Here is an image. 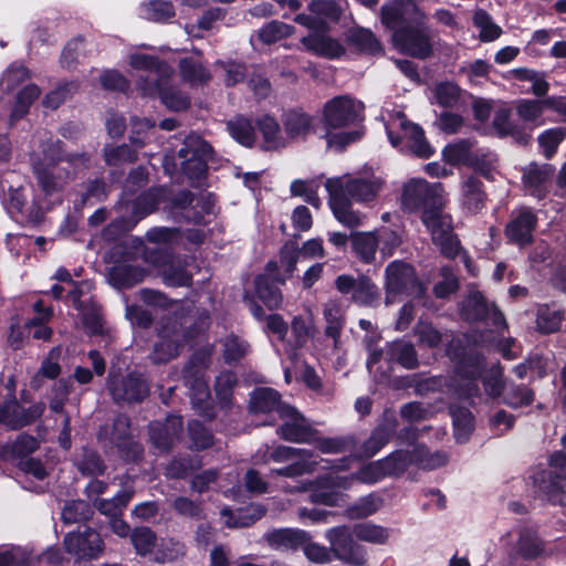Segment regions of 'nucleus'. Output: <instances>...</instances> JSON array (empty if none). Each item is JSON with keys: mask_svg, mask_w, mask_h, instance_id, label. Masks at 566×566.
<instances>
[{"mask_svg": "<svg viewBox=\"0 0 566 566\" xmlns=\"http://www.w3.org/2000/svg\"><path fill=\"white\" fill-rule=\"evenodd\" d=\"M326 321L325 334L333 338L335 347L339 344V335L344 327V312L340 302L329 300L325 303L323 310Z\"/></svg>", "mask_w": 566, "mask_h": 566, "instance_id": "42", "label": "nucleus"}, {"mask_svg": "<svg viewBox=\"0 0 566 566\" xmlns=\"http://www.w3.org/2000/svg\"><path fill=\"white\" fill-rule=\"evenodd\" d=\"M566 453L555 452L549 457L548 468H538L532 474L538 492L553 504L566 501Z\"/></svg>", "mask_w": 566, "mask_h": 566, "instance_id": "5", "label": "nucleus"}, {"mask_svg": "<svg viewBox=\"0 0 566 566\" xmlns=\"http://www.w3.org/2000/svg\"><path fill=\"white\" fill-rule=\"evenodd\" d=\"M352 300L364 306H374L379 300L378 289L368 277L359 276V283Z\"/></svg>", "mask_w": 566, "mask_h": 566, "instance_id": "59", "label": "nucleus"}, {"mask_svg": "<svg viewBox=\"0 0 566 566\" xmlns=\"http://www.w3.org/2000/svg\"><path fill=\"white\" fill-rule=\"evenodd\" d=\"M324 536L331 545L334 559L350 566L367 564V551L355 541L353 527L348 525L334 526L326 530Z\"/></svg>", "mask_w": 566, "mask_h": 566, "instance_id": "8", "label": "nucleus"}, {"mask_svg": "<svg viewBox=\"0 0 566 566\" xmlns=\"http://www.w3.org/2000/svg\"><path fill=\"white\" fill-rule=\"evenodd\" d=\"M397 429V417L392 411H386L379 424L373 430L370 437L361 447V455L374 457L388 443Z\"/></svg>", "mask_w": 566, "mask_h": 566, "instance_id": "28", "label": "nucleus"}, {"mask_svg": "<svg viewBox=\"0 0 566 566\" xmlns=\"http://www.w3.org/2000/svg\"><path fill=\"white\" fill-rule=\"evenodd\" d=\"M461 315L467 321L488 319L492 322L496 331L506 327L504 315L494 304H488L479 291L470 292L462 304Z\"/></svg>", "mask_w": 566, "mask_h": 566, "instance_id": "20", "label": "nucleus"}, {"mask_svg": "<svg viewBox=\"0 0 566 566\" xmlns=\"http://www.w3.org/2000/svg\"><path fill=\"white\" fill-rule=\"evenodd\" d=\"M184 342L182 333L172 325L164 326L158 333V340L154 345L151 360L155 363H166L179 353Z\"/></svg>", "mask_w": 566, "mask_h": 566, "instance_id": "24", "label": "nucleus"}, {"mask_svg": "<svg viewBox=\"0 0 566 566\" xmlns=\"http://www.w3.org/2000/svg\"><path fill=\"white\" fill-rule=\"evenodd\" d=\"M182 428L179 416H168L165 422L156 421L150 424L149 434L153 444L160 451L168 450Z\"/></svg>", "mask_w": 566, "mask_h": 566, "instance_id": "31", "label": "nucleus"}, {"mask_svg": "<svg viewBox=\"0 0 566 566\" xmlns=\"http://www.w3.org/2000/svg\"><path fill=\"white\" fill-rule=\"evenodd\" d=\"M310 10L314 15L297 14L295 22L314 31H325V20H337L340 14L339 8L327 0L313 1Z\"/></svg>", "mask_w": 566, "mask_h": 566, "instance_id": "26", "label": "nucleus"}, {"mask_svg": "<svg viewBox=\"0 0 566 566\" xmlns=\"http://www.w3.org/2000/svg\"><path fill=\"white\" fill-rule=\"evenodd\" d=\"M160 275L164 282L170 286H187L191 282V274L186 270L180 260H171L161 265Z\"/></svg>", "mask_w": 566, "mask_h": 566, "instance_id": "49", "label": "nucleus"}, {"mask_svg": "<svg viewBox=\"0 0 566 566\" xmlns=\"http://www.w3.org/2000/svg\"><path fill=\"white\" fill-rule=\"evenodd\" d=\"M311 538L308 532L291 527L275 528L264 534L268 545L276 551H296Z\"/></svg>", "mask_w": 566, "mask_h": 566, "instance_id": "29", "label": "nucleus"}, {"mask_svg": "<svg viewBox=\"0 0 566 566\" xmlns=\"http://www.w3.org/2000/svg\"><path fill=\"white\" fill-rule=\"evenodd\" d=\"M392 40L399 51L413 57L423 60L432 53L431 31L422 23L417 28L396 30Z\"/></svg>", "mask_w": 566, "mask_h": 566, "instance_id": "14", "label": "nucleus"}, {"mask_svg": "<svg viewBox=\"0 0 566 566\" xmlns=\"http://www.w3.org/2000/svg\"><path fill=\"white\" fill-rule=\"evenodd\" d=\"M279 416L282 424L277 433L282 439L296 443H312L316 439V429L292 406H280Z\"/></svg>", "mask_w": 566, "mask_h": 566, "instance_id": "15", "label": "nucleus"}, {"mask_svg": "<svg viewBox=\"0 0 566 566\" xmlns=\"http://www.w3.org/2000/svg\"><path fill=\"white\" fill-rule=\"evenodd\" d=\"M256 125L262 136V149L279 150L287 146L286 136L281 132L280 124L273 116L268 114L260 116Z\"/></svg>", "mask_w": 566, "mask_h": 566, "instance_id": "35", "label": "nucleus"}, {"mask_svg": "<svg viewBox=\"0 0 566 566\" xmlns=\"http://www.w3.org/2000/svg\"><path fill=\"white\" fill-rule=\"evenodd\" d=\"M66 552L76 559H96L104 552V542L93 528L70 532L63 539Z\"/></svg>", "mask_w": 566, "mask_h": 566, "instance_id": "17", "label": "nucleus"}, {"mask_svg": "<svg viewBox=\"0 0 566 566\" xmlns=\"http://www.w3.org/2000/svg\"><path fill=\"white\" fill-rule=\"evenodd\" d=\"M269 460L274 462H289L287 467L272 470V474H279L286 478H296L303 474L312 473L318 465V460L305 449L279 446L271 450Z\"/></svg>", "mask_w": 566, "mask_h": 566, "instance_id": "12", "label": "nucleus"}, {"mask_svg": "<svg viewBox=\"0 0 566 566\" xmlns=\"http://www.w3.org/2000/svg\"><path fill=\"white\" fill-rule=\"evenodd\" d=\"M423 19V12L412 0H392L381 9V22L394 33L407 29L409 23L421 24Z\"/></svg>", "mask_w": 566, "mask_h": 566, "instance_id": "18", "label": "nucleus"}, {"mask_svg": "<svg viewBox=\"0 0 566 566\" xmlns=\"http://www.w3.org/2000/svg\"><path fill=\"white\" fill-rule=\"evenodd\" d=\"M545 107V99H521L517 103L516 112L522 120L538 126L543 124L541 118Z\"/></svg>", "mask_w": 566, "mask_h": 566, "instance_id": "55", "label": "nucleus"}, {"mask_svg": "<svg viewBox=\"0 0 566 566\" xmlns=\"http://www.w3.org/2000/svg\"><path fill=\"white\" fill-rule=\"evenodd\" d=\"M535 226V216L530 210L522 209L507 223L505 233L511 242L524 247L532 242Z\"/></svg>", "mask_w": 566, "mask_h": 566, "instance_id": "30", "label": "nucleus"}, {"mask_svg": "<svg viewBox=\"0 0 566 566\" xmlns=\"http://www.w3.org/2000/svg\"><path fill=\"white\" fill-rule=\"evenodd\" d=\"M33 556L28 547L2 546L0 547V566H31Z\"/></svg>", "mask_w": 566, "mask_h": 566, "instance_id": "53", "label": "nucleus"}, {"mask_svg": "<svg viewBox=\"0 0 566 566\" xmlns=\"http://www.w3.org/2000/svg\"><path fill=\"white\" fill-rule=\"evenodd\" d=\"M130 541L137 554L146 556L154 552L156 535L148 527H137L130 534Z\"/></svg>", "mask_w": 566, "mask_h": 566, "instance_id": "61", "label": "nucleus"}, {"mask_svg": "<svg viewBox=\"0 0 566 566\" xmlns=\"http://www.w3.org/2000/svg\"><path fill=\"white\" fill-rule=\"evenodd\" d=\"M44 411L43 403H35L24 409L15 400H10L0 407V423L15 429L29 424Z\"/></svg>", "mask_w": 566, "mask_h": 566, "instance_id": "27", "label": "nucleus"}, {"mask_svg": "<svg viewBox=\"0 0 566 566\" xmlns=\"http://www.w3.org/2000/svg\"><path fill=\"white\" fill-rule=\"evenodd\" d=\"M137 90L143 96H158L161 103L174 112L185 111L190 105L189 96L170 84V78L148 84L147 80L140 78L137 82Z\"/></svg>", "mask_w": 566, "mask_h": 566, "instance_id": "19", "label": "nucleus"}, {"mask_svg": "<svg viewBox=\"0 0 566 566\" xmlns=\"http://www.w3.org/2000/svg\"><path fill=\"white\" fill-rule=\"evenodd\" d=\"M133 494V488H124L113 499L95 500L94 503L102 514L114 517L122 513L123 509L130 501Z\"/></svg>", "mask_w": 566, "mask_h": 566, "instance_id": "52", "label": "nucleus"}, {"mask_svg": "<svg viewBox=\"0 0 566 566\" xmlns=\"http://www.w3.org/2000/svg\"><path fill=\"white\" fill-rule=\"evenodd\" d=\"M384 505V500L376 493H369L358 499L346 509V516L352 520L366 518L378 512Z\"/></svg>", "mask_w": 566, "mask_h": 566, "instance_id": "46", "label": "nucleus"}, {"mask_svg": "<svg viewBox=\"0 0 566 566\" xmlns=\"http://www.w3.org/2000/svg\"><path fill=\"white\" fill-rule=\"evenodd\" d=\"M407 457L408 468L416 465L423 470H434L447 464L448 455L442 451L430 452L423 446H416L411 451H401Z\"/></svg>", "mask_w": 566, "mask_h": 566, "instance_id": "38", "label": "nucleus"}, {"mask_svg": "<svg viewBox=\"0 0 566 566\" xmlns=\"http://www.w3.org/2000/svg\"><path fill=\"white\" fill-rule=\"evenodd\" d=\"M174 15V7L168 1H149L140 6V17L149 21L164 22Z\"/></svg>", "mask_w": 566, "mask_h": 566, "instance_id": "56", "label": "nucleus"}, {"mask_svg": "<svg viewBox=\"0 0 566 566\" xmlns=\"http://www.w3.org/2000/svg\"><path fill=\"white\" fill-rule=\"evenodd\" d=\"M355 537L365 543L385 545L390 537V531L373 522L357 523L353 526Z\"/></svg>", "mask_w": 566, "mask_h": 566, "instance_id": "45", "label": "nucleus"}, {"mask_svg": "<svg viewBox=\"0 0 566 566\" xmlns=\"http://www.w3.org/2000/svg\"><path fill=\"white\" fill-rule=\"evenodd\" d=\"M179 71L182 80L191 86L203 85L211 78L210 72L199 61L190 57L180 61Z\"/></svg>", "mask_w": 566, "mask_h": 566, "instance_id": "48", "label": "nucleus"}, {"mask_svg": "<svg viewBox=\"0 0 566 566\" xmlns=\"http://www.w3.org/2000/svg\"><path fill=\"white\" fill-rule=\"evenodd\" d=\"M421 221L443 254L454 256L458 253L460 245L453 234L452 218L443 212V208L426 209L421 214Z\"/></svg>", "mask_w": 566, "mask_h": 566, "instance_id": "10", "label": "nucleus"}, {"mask_svg": "<svg viewBox=\"0 0 566 566\" xmlns=\"http://www.w3.org/2000/svg\"><path fill=\"white\" fill-rule=\"evenodd\" d=\"M128 64L134 71L145 73V75L140 74L136 77V83L138 80L144 78L147 80L148 84H155L174 75V69L170 65L159 61L154 55L145 53H130L128 55Z\"/></svg>", "mask_w": 566, "mask_h": 566, "instance_id": "22", "label": "nucleus"}, {"mask_svg": "<svg viewBox=\"0 0 566 566\" xmlns=\"http://www.w3.org/2000/svg\"><path fill=\"white\" fill-rule=\"evenodd\" d=\"M450 413L453 420L454 437L458 442L463 443L473 430V416L469 409L454 405L450 407Z\"/></svg>", "mask_w": 566, "mask_h": 566, "instance_id": "50", "label": "nucleus"}, {"mask_svg": "<svg viewBox=\"0 0 566 566\" xmlns=\"http://www.w3.org/2000/svg\"><path fill=\"white\" fill-rule=\"evenodd\" d=\"M562 318L558 310L543 305L537 310L536 325L542 333H553L559 328Z\"/></svg>", "mask_w": 566, "mask_h": 566, "instance_id": "62", "label": "nucleus"}, {"mask_svg": "<svg viewBox=\"0 0 566 566\" xmlns=\"http://www.w3.org/2000/svg\"><path fill=\"white\" fill-rule=\"evenodd\" d=\"M280 406H287L280 402V395L272 388L255 389L250 399V408L253 412L269 413L276 411L279 413Z\"/></svg>", "mask_w": 566, "mask_h": 566, "instance_id": "44", "label": "nucleus"}, {"mask_svg": "<svg viewBox=\"0 0 566 566\" xmlns=\"http://www.w3.org/2000/svg\"><path fill=\"white\" fill-rule=\"evenodd\" d=\"M192 367L189 366L185 369V379L187 384L190 386V397L193 408L203 417L211 418L213 416L211 401H210V391L206 380L202 378H196L192 382H190Z\"/></svg>", "mask_w": 566, "mask_h": 566, "instance_id": "37", "label": "nucleus"}, {"mask_svg": "<svg viewBox=\"0 0 566 566\" xmlns=\"http://www.w3.org/2000/svg\"><path fill=\"white\" fill-rule=\"evenodd\" d=\"M227 130L237 143L244 147H251L255 143L254 126L249 118L242 115H237L228 120Z\"/></svg>", "mask_w": 566, "mask_h": 566, "instance_id": "43", "label": "nucleus"}, {"mask_svg": "<svg viewBox=\"0 0 566 566\" xmlns=\"http://www.w3.org/2000/svg\"><path fill=\"white\" fill-rule=\"evenodd\" d=\"M282 123L287 144L290 142H302L314 133L316 119L302 109H291L282 115Z\"/></svg>", "mask_w": 566, "mask_h": 566, "instance_id": "23", "label": "nucleus"}, {"mask_svg": "<svg viewBox=\"0 0 566 566\" xmlns=\"http://www.w3.org/2000/svg\"><path fill=\"white\" fill-rule=\"evenodd\" d=\"M401 205L409 212L443 208L446 205L443 186L440 182L429 184L421 178L410 179L403 185Z\"/></svg>", "mask_w": 566, "mask_h": 566, "instance_id": "7", "label": "nucleus"}, {"mask_svg": "<svg viewBox=\"0 0 566 566\" xmlns=\"http://www.w3.org/2000/svg\"><path fill=\"white\" fill-rule=\"evenodd\" d=\"M211 146L198 135H188L178 151L182 172L191 180H199L207 171Z\"/></svg>", "mask_w": 566, "mask_h": 566, "instance_id": "11", "label": "nucleus"}, {"mask_svg": "<svg viewBox=\"0 0 566 566\" xmlns=\"http://www.w3.org/2000/svg\"><path fill=\"white\" fill-rule=\"evenodd\" d=\"M91 290V283L82 282L71 293L70 298L73 305L82 312V321L87 331L96 334L102 329V318L99 310L96 305L90 304L91 297L81 300L85 293Z\"/></svg>", "mask_w": 566, "mask_h": 566, "instance_id": "25", "label": "nucleus"}, {"mask_svg": "<svg viewBox=\"0 0 566 566\" xmlns=\"http://www.w3.org/2000/svg\"><path fill=\"white\" fill-rule=\"evenodd\" d=\"M454 358L457 361V374L463 381L460 385V395L465 396L467 398L473 397L478 395L479 388L475 384V379L480 376L484 364L474 349L464 350L462 354H454Z\"/></svg>", "mask_w": 566, "mask_h": 566, "instance_id": "21", "label": "nucleus"}, {"mask_svg": "<svg viewBox=\"0 0 566 566\" xmlns=\"http://www.w3.org/2000/svg\"><path fill=\"white\" fill-rule=\"evenodd\" d=\"M350 42L363 52L376 54L381 51V46L371 31L367 29H355L349 34Z\"/></svg>", "mask_w": 566, "mask_h": 566, "instance_id": "64", "label": "nucleus"}, {"mask_svg": "<svg viewBox=\"0 0 566 566\" xmlns=\"http://www.w3.org/2000/svg\"><path fill=\"white\" fill-rule=\"evenodd\" d=\"M108 390L117 402H139L149 392V387L140 374L129 373L119 376L113 371L108 377Z\"/></svg>", "mask_w": 566, "mask_h": 566, "instance_id": "16", "label": "nucleus"}, {"mask_svg": "<svg viewBox=\"0 0 566 566\" xmlns=\"http://www.w3.org/2000/svg\"><path fill=\"white\" fill-rule=\"evenodd\" d=\"M40 95V88L36 85L30 84L23 87L17 95V101L10 113V124L21 118L27 112L32 102Z\"/></svg>", "mask_w": 566, "mask_h": 566, "instance_id": "57", "label": "nucleus"}, {"mask_svg": "<svg viewBox=\"0 0 566 566\" xmlns=\"http://www.w3.org/2000/svg\"><path fill=\"white\" fill-rule=\"evenodd\" d=\"M554 169L551 165L530 164L524 168L523 184L527 193L543 198L547 191Z\"/></svg>", "mask_w": 566, "mask_h": 566, "instance_id": "32", "label": "nucleus"}, {"mask_svg": "<svg viewBox=\"0 0 566 566\" xmlns=\"http://www.w3.org/2000/svg\"><path fill=\"white\" fill-rule=\"evenodd\" d=\"M185 554V546L171 538L161 539L158 548L154 552V560L160 564L174 562Z\"/></svg>", "mask_w": 566, "mask_h": 566, "instance_id": "63", "label": "nucleus"}, {"mask_svg": "<svg viewBox=\"0 0 566 566\" xmlns=\"http://www.w3.org/2000/svg\"><path fill=\"white\" fill-rule=\"evenodd\" d=\"M63 160L61 143L45 140L31 154V165L36 180L31 203L25 202L24 189L10 187L3 196V205L12 214H20L25 221L36 224L43 220L44 213L60 201V195L71 176L66 167L60 166Z\"/></svg>", "mask_w": 566, "mask_h": 566, "instance_id": "1", "label": "nucleus"}, {"mask_svg": "<svg viewBox=\"0 0 566 566\" xmlns=\"http://www.w3.org/2000/svg\"><path fill=\"white\" fill-rule=\"evenodd\" d=\"M291 332L294 344L286 346L284 352L292 361H295L297 358L296 348L303 347L308 339L313 338L315 326L311 318L296 316L292 321Z\"/></svg>", "mask_w": 566, "mask_h": 566, "instance_id": "41", "label": "nucleus"}, {"mask_svg": "<svg viewBox=\"0 0 566 566\" xmlns=\"http://www.w3.org/2000/svg\"><path fill=\"white\" fill-rule=\"evenodd\" d=\"M382 187V178L370 171L345 174L325 181L329 208L335 219L347 228L359 227L365 219L364 213L354 209L353 202H374Z\"/></svg>", "mask_w": 566, "mask_h": 566, "instance_id": "2", "label": "nucleus"}, {"mask_svg": "<svg viewBox=\"0 0 566 566\" xmlns=\"http://www.w3.org/2000/svg\"><path fill=\"white\" fill-rule=\"evenodd\" d=\"M387 356L408 369L417 367L418 359L411 343L397 340L388 346Z\"/></svg>", "mask_w": 566, "mask_h": 566, "instance_id": "51", "label": "nucleus"}, {"mask_svg": "<svg viewBox=\"0 0 566 566\" xmlns=\"http://www.w3.org/2000/svg\"><path fill=\"white\" fill-rule=\"evenodd\" d=\"M129 427L128 417L118 416L114 421L111 440L128 460H136L142 454V447L132 440Z\"/></svg>", "mask_w": 566, "mask_h": 566, "instance_id": "33", "label": "nucleus"}, {"mask_svg": "<svg viewBox=\"0 0 566 566\" xmlns=\"http://www.w3.org/2000/svg\"><path fill=\"white\" fill-rule=\"evenodd\" d=\"M352 459L345 458L333 465V472L311 481L302 483L295 488V491H310L311 502L323 504L326 506H336L344 501V491L349 490L354 482L355 475H339V472L347 471L350 468Z\"/></svg>", "mask_w": 566, "mask_h": 566, "instance_id": "4", "label": "nucleus"}, {"mask_svg": "<svg viewBox=\"0 0 566 566\" xmlns=\"http://www.w3.org/2000/svg\"><path fill=\"white\" fill-rule=\"evenodd\" d=\"M486 200L482 182L474 176L463 178L461 182V203L470 212L480 211Z\"/></svg>", "mask_w": 566, "mask_h": 566, "instance_id": "39", "label": "nucleus"}, {"mask_svg": "<svg viewBox=\"0 0 566 566\" xmlns=\"http://www.w3.org/2000/svg\"><path fill=\"white\" fill-rule=\"evenodd\" d=\"M385 275V304L387 306L398 302L401 296L422 298L424 295L426 289L418 281L411 265L401 261H392L387 265Z\"/></svg>", "mask_w": 566, "mask_h": 566, "instance_id": "6", "label": "nucleus"}, {"mask_svg": "<svg viewBox=\"0 0 566 566\" xmlns=\"http://www.w3.org/2000/svg\"><path fill=\"white\" fill-rule=\"evenodd\" d=\"M388 138L394 147L406 139L410 150L418 157L429 158L433 154L432 147L424 139L423 130L412 123H409L401 112L389 117L386 123Z\"/></svg>", "mask_w": 566, "mask_h": 566, "instance_id": "9", "label": "nucleus"}, {"mask_svg": "<svg viewBox=\"0 0 566 566\" xmlns=\"http://www.w3.org/2000/svg\"><path fill=\"white\" fill-rule=\"evenodd\" d=\"M276 270L275 262H269L266 274L255 279V291L258 296L270 308H276L282 301L281 292L277 287V279L273 277Z\"/></svg>", "mask_w": 566, "mask_h": 566, "instance_id": "34", "label": "nucleus"}, {"mask_svg": "<svg viewBox=\"0 0 566 566\" xmlns=\"http://www.w3.org/2000/svg\"><path fill=\"white\" fill-rule=\"evenodd\" d=\"M516 539L513 551L525 559H534L544 553V544L533 527L521 526L516 530Z\"/></svg>", "mask_w": 566, "mask_h": 566, "instance_id": "36", "label": "nucleus"}, {"mask_svg": "<svg viewBox=\"0 0 566 566\" xmlns=\"http://www.w3.org/2000/svg\"><path fill=\"white\" fill-rule=\"evenodd\" d=\"M324 31H314L302 39L304 46L318 54L327 57H337L343 54L344 50L340 44L332 38L325 35Z\"/></svg>", "mask_w": 566, "mask_h": 566, "instance_id": "40", "label": "nucleus"}, {"mask_svg": "<svg viewBox=\"0 0 566 566\" xmlns=\"http://www.w3.org/2000/svg\"><path fill=\"white\" fill-rule=\"evenodd\" d=\"M364 106L347 95L327 101L322 111V120L327 132L325 138L329 147L344 148L359 139L358 129H348L363 119Z\"/></svg>", "mask_w": 566, "mask_h": 566, "instance_id": "3", "label": "nucleus"}, {"mask_svg": "<svg viewBox=\"0 0 566 566\" xmlns=\"http://www.w3.org/2000/svg\"><path fill=\"white\" fill-rule=\"evenodd\" d=\"M145 271L134 265H118L109 272L111 282L117 287L134 285L143 281Z\"/></svg>", "mask_w": 566, "mask_h": 566, "instance_id": "54", "label": "nucleus"}, {"mask_svg": "<svg viewBox=\"0 0 566 566\" xmlns=\"http://www.w3.org/2000/svg\"><path fill=\"white\" fill-rule=\"evenodd\" d=\"M434 101L443 107H453L458 104L461 90L452 82H441L433 87Z\"/></svg>", "mask_w": 566, "mask_h": 566, "instance_id": "60", "label": "nucleus"}, {"mask_svg": "<svg viewBox=\"0 0 566 566\" xmlns=\"http://www.w3.org/2000/svg\"><path fill=\"white\" fill-rule=\"evenodd\" d=\"M407 469V457L399 450L382 460L369 462L352 475H355V481L360 483L375 484L385 478L400 475Z\"/></svg>", "mask_w": 566, "mask_h": 566, "instance_id": "13", "label": "nucleus"}, {"mask_svg": "<svg viewBox=\"0 0 566 566\" xmlns=\"http://www.w3.org/2000/svg\"><path fill=\"white\" fill-rule=\"evenodd\" d=\"M353 249L357 255L365 262L374 260L379 244L377 231L356 232L352 235Z\"/></svg>", "mask_w": 566, "mask_h": 566, "instance_id": "47", "label": "nucleus"}, {"mask_svg": "<svg viewBox=\"0 0 566 566\" xmlns=\"http://www.w3.org/2000/svg\"><path fill=\"white\" fill-rule=\"evenodd\" d=\"M473 23L480 30L479 38L482 42H492L502 34L501 27L495 24L490 14L483 10L474 13Z\"/></svg>", "mask_w": 566, "mask_h": 566, "instance_id": "58", "label": "nucleus"}]
</instances>
